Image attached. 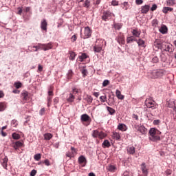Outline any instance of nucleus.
Returning <instances> with one entry per match:
<instances>
[{
    "mask_svg": "<svg viewBox=\"0 0 176 176\" xmlns=\"http://www.w3.org/2000/svg\"><path fill=\"white\" fill-rule=\"evenodd\" d=\"M149 134L148 138L151 141H153V142L160 141V134H162V132L159 130L152 128L149 131Z\"/></svg>",
    "mask_w": 176,
    "mask_h": 176,
    "instance_id": "1",
    "label": "nucleus"
},
{
    "mask_svg": "<svg viewBox=\"0 0 176 176\" xmlns=\"http://www.w3.org/2000/svg\"><path fill=\"white\" fill-rule=\"evenodd\" d=\"M164 74H166V71L164 69H157L151 71L148 76L151 79H160V78L164 76Z\"/></svg>",
    "mask_w": 176,
    "mask_h": 176,
    "instance_id": "2",
    "label": "nucleus"
},
{
    "mask_svg": "<svg viewBox=\"0 0 176 176\" xmlns=\"http://www.w3.org/2000/svg\"><path fill=\"white\" fill-rule=\"evenodd\" d=\"M92 135L94 138H99L100 140H104L107 137V133L103 131L96 130L94 131Z\"/></svg>",
    "mask_w": 176,
    "mask_h": 176,
    "instance_id": "3",
    "label": "nucleus"
},
{
    "mask_svg": "<svg viewBox=\"0 0 176 176\" xmlns=\"http://www.w3.org/2000/svg\"><path fill=\"white\" fill-rule=\"evenodd\" d=\"M116 41H117L119 45H124L126 43V41L124 39V34H123V33L122 32H119L117 37L116 38Z\"/></svg>",
    "mask_w": 176,
    "mask_h": 176,
    "instance_id": "4",
    "label": "nucleus"
},
{
    "mask_svg": "<svg viewBox=\"0 0 176 176\" xmlns=\"http://www.w3.org/2000/svg\"><path fill=\"white\" fill-rule=\"evenodd\" d=\"M156 102H155V100L148 98L145 100V105L147 107V108H151V109H155L156 106L155 105Z\"/></svg>",
    "mask_w": 176,
    "mask_h": 176,
    "instance_id": "5",
    "label": "nucleus"
},
{
    "mask_svg": "<svg viewBox=\"0 0 176 176\" xmlns=\"http://www.w3.org/2000/svg\"><path fill=\"white\" fill-rule=\"evenodd\" d=\"M140 169L142 173V176H148V174L149 173V169L146 168V164H145V162H143L140 165Z\"/></svg>",
    "mask_w": 176,
    "mask_h": 176,
    "instance_id": "6",
    "label": "nucleus"
},
{
    "mask_svg": "<svg viewBox=\"0 0 176 176\" xmlns=\"http://www.w3.org/2000/svg\"><path fill=\"white\" fill-rule=\"evenodd\" d=\"M113 14H112L111 12L106 11V12H103L102 16V19L104 21H108V20H111Z\"/></svg>",
    "mask_w": 176,
    "mask_h": 176,
    "instance_id": "7",
    "label": "nucleus"
},
{
    "mask_svg": "<svg viewBox=\"0 0 176 176\" xmlns=\"http://www.w3.org/2000/svg\"><path fill=\"white\" fill-rule=\"evenodd\" d=\"M134 127H135V130H137V131H139V133H140L141 134H146V133L148 131L146 128H145V126H144L135 125Z\"/></svg>",
    "mask_w": 176,
    "mask_h": 176,
    "instance_id": "8",
    "label": "nucleus"
},
{
    "mask_svg": "<svg viewBox=\"0 0 176 176\" xmlns=\"http://www.w3.org/2000/svg\"><path fill=\"white\" fill-rule=\"evenodd\" d=\"M42 50L46 52L47 50H50V49H53V44L52 43H48L47 44H43L41 45Z\"/></svg>",
    "mask_w": 176,
    "mask_h": 176,
    "instance_id": "9",
    "label": "nucleus"
},
{
    "mask_svg": "<svg viewBox=\"0 0 176 176\" xmlns=\"http://www.w3.org/2000/svg\"><path fill=\"white\" fill-rule=\"evenodd\" d=\"M21 98L23 101H28L30 100V94L27 91H23L21 93Z\"/></svg>",
    "mask_w": 176,
    "mask_h": 176,
    "instance_id": "10",
    "label": "nucleus"
},
{
    "mask_svg": "<svg viewBox=\"0 0 176 176\" xmlns=\"http://www.w3.org/2000/svg\"><path fill=\"white\" fill-rule=\"evenodd\" d=\"M78 163L79 164H80V166H82V167H85V166H86V157H85V156L81 155L78 157Z\"/></svg>",
    "mask_w": 176,
    "mask_h": 176,
    "instance_id": "11",
    "label": "nucleus"
},
{
    "mask_svg": "<svg viewBox=\"0 0 176 176\" xmlns=\"http://www.w3.org/2000/svg\"><path fill=\"white\" fill-rule=\"evenodd\" d=\"M149 9H151V6L149 5H145L144 6H142L141 13H143V14H146V13L149 12Z\"/></svg>",
    "mask_w": 176,
    "mask_h": 176,
    "instance_id": "12",
    "label": "nucleus"
},
{
    "mask_svg": "<svg viewBox=\"0 0 176 176\" xmlns=\"http://www.w3.org/2000/svg\"><path fill=\"white\" fill-rule=\"evenodd\" d=\"M107 171H109L110 173H115L118 168H116V166L109 164L107 166Z\"/></svg>",
    "mask_w": 176,
    "mask_h": 176,
    "instance_id": "13",
    "label": "nucleus"
},
{
    "mask_svg": "<svg viewBox=\"0 0 176 176\" xmlns=\"http://www.w3.org/2000/svg\"><path fill=\"white\" fill-rule=\"evenodd\" d=\"M41 28L43 31H47V22L46 19H43L41 23Z\"/></svg>",
    "mask_w": 176,
    "mask_h": 176,
    "instance_id": "14",
    "label": "nucleus"
},
{
    "mask_svg": "<svg viewBox=\"0 0 176 176\" xmlns=\"http://www.w3.org/2000/svg\"><path fill=\"white\" fill-rule=\"evenodd\" d=\"M8 156H5L4 158L1 161V164L6 170H8Z\"/></svg>",
    "mask_w": 176,
    "mask_h": 176,
    "instance_id": "15",
    "label": "nucleus"
},
{
    "mask_svg": "<svg viewBox=\"0 0 176 176\" xmlns=\"http://www.w3.org/2000/svg\"><path fill=\"white\" fill-rule=\"evenodd\" d=\"M81 37L83 38V39H87V38H89V27L85 28L84 33L81 34Z\"/></svg>",
    "mask_w": 176,
    "mask_h": 176,
    "instance_id": "16",
    "label": "nucleus"
},
{
    "mask_svg": "<svg viewBox=\"0 0 176 176\" xmlns=\"http://www.w3.org/2000/svg\"><path fill=\"white\" fill-rule=\"evenodd\" d=\"M126 152L129 155H134L135 153V148L133 146H128Z\"/></svg>",
    "mask_w": 176,
    "mask_h": 176,
    "instance_id": "17",
    "label": "nucleus"
},
{
    "mask_svg": "<svg viewBox=\"0 0 176 176\" xmlns=\"http://www.w3.org/2000/svg\"><path fill=\"white\" fill-rule=\"evenodd\" d=\"M104 43H105V41H104L102 38H99L96 41L95 45L102 47V46H104Z\"/></svg>",
    "mask_w": 176,
    "mask_h": 176,
    "instance_id": "18",
    "label": "nucleus"
},
{
    "mask_svg": "<svg viewBox=\"0 0 176 176\" xmlns=\"http://www.w3.org/2000/svg\"><path fill=\"white\" fill-rule=\"evenodd\" d=\"M116 96L118 100H124V96L122 94V92L119 89L116 91Z\"/></svg>",
    "mask_w": 176,
    "mask_h": 176,
    "instance_id": "19",
    "label": "nucleus"
},
{
    "mask_svg": "<svg viewBox=\"0 0 176 176\" xmlns=\"http://www.w3.org/2000/svg\"><path fill=\"white\" fill-rule=\"evenodd\" d=\"M132 35H133V36H135V38H140V35H141V31H139L137 29H133L132 30Z\"/></svg>",
    "mask_w": 176,
    "mask_h": 176,
    "instance_id": "20",
    "label": "nucleus"
},
{
    "mask_svg": "<svg viewBox=\"0 0 176 176\" xmlns=\"http://www.w3.org/2000/svg\"><path fill=\"white\" fill-rule=\"evenodd\" d=\"M167 31H168V29L167 28V26H166L165 25H163L160 28V32H161V34H167Z\"/></svg>",
    "mask_w": 176,
    "mask_h": 176,
    "instance_id": "21",
    "label": "nucleus"
},
{
    "mask_svg": "<svg viewBox=\"0 0 176 176\" xmlns=\"http://www.w3.org/2000/svg\"><path fill=\"white\" fill-rule=\"evenodd\" d=\"M52 138H53V135L52 133H47L44 134V140H45V141H50Z\"/></svg>",
    "mask_w": 176,
    "mask_h": 176,
    "instance_id": "22",
    "label": "nucleus"
},
{
    "mask_svg": "<svg viewBox=\"0 0 176 176\" xmlns=\"http://www.w3.org/2000/svg\"><path fill=\"white\" fill-rule=\"evenodd\" d=\"M118 129V130H120V131H126V130H127V126H126V124H119Z\"/></svg>",
    "mask_w": 176,
    "mask_h": 176,
    "instance_id": "23",
    "label": "nucleus"
},
{
    "mask_svg": "<svg viewBox=\"0 0 176 176\" xmlns=\"http://www.w3.org/2000/svg\"><path fill=\"white\" fill-rule=\"evenodd\" d=\"M81 122L85 123V122H89V116L87 114H82L81 116Z\"/></svg>",
    "mask_w": 176,
    "mask_h": 176,
    "instance_id": "24",
    "label": "nucleus"
},
{
    "mask_svg": "<svg viewBox=\"0 0 176 176\" xmlns=\"http://www.w3.org/2000/svg\"><path fill=\"white\" fill-rule=\"evenodd\" d=\"M131 42H137V38H135L134 36L126 38V43H131Z\"/></svg>",
    "mask_w": 176,
    "mask_h": 176,
    "instance_id": "25",
    "label": "nucleus"
},
{
    "mask_svg": "<svg viewBox=\"0 0 176 176\" xmlns=\"http://www.w3.org/2000/svg\"><path fill=\"white\" fill-rule=\"evenodd\" d=\"M86 58H87V55L86 54H81V55H80L78 56V61L82 63V61L86 60Z\"/></svg>",
    "mask_w": 176,
    "mask_h": 176,
    "instance_id": "26",
    "label": "nucleus"
},
{
    "mask_svg": "<svg viewBox=\"0 0 176 176\" xmlns=\"http://www.w3.org/2000/svg\"><path fill=\"white\" fill-rule=\"evenodd\" d=\"M107 104L109 106L113 105V104H115V98L113 97H112V96H109V100H108Z\"/></svg>",
    "mask_w": 176,
    "mask_h": 176,
    "instance_id": "27",
    "label": "nucleus"
},
{
    "mask_svg": "<svg viewBox=\"0 0 176 176\" xmlns=\"http://www.w3.org/2000/svg\"><path fill=\"white\" fill-rule=\"evenodd\" d=\"M21 146H23V142L20 141L16 142L14 144V148L16 150L19 149V148H21Z\"/></svg>",
    "mask_w": 176,
    "mask_h": 176,
    "instance_id": "28",
    "label": "nucleus"
},
{
    "mask_svg": "<svg viewBox=\"0 0 176 176\" xmlns=\"http://www.w3.org/2000/svg\"><path fill=\"white\" fill-rule=\"evenodd\" d=\"M136 42L140 47H145V41H144V40L139 39L137 40Z\"/></svg>",
    "mask_w": 176,
    "mask_h": 176,
    "instance_id": "29",
    "label": "nucleus"
},
{
    "mask_svg": "<svg viewBox=\"0 0 176 176\" xmlns=\"http://www.w3.org/2000/svg\"><path fill=\"white\" fill-rule=\"evenodd\" d=\"M53 90H54V87H53L52 85L50 86L48 89V96L53 97V96H54Z\"/></svg>",
    "mask_w": 176,
    "mask_h": 176,
    "instance_id": "30",
    "label": "nucleus"
},
{
    "mask_svg": "<svg viewBox=\"0 0 176 176\" xmlns=\"http://www.w3.org/2000/svg\"><path fill=\"white\" fill-rule=\"evenodd\" d=\"M101 50H102V47L96 45H94V52H95V53H100L101 52Z\"/></svg>",
    "mask_w": 176,
    "mask_h": 176,
    "instance_id": "31",
    "label": "nucleus"
},
{
    "mask_svg": "<svg viewBox=\"0 0 176 176\" xmlns=\"http://www.w3.org/2000/svg\"><path fill=\"white\" fill-rule=\"evenodd\" d=\"M113 25L115 30H119L123 27V23H114Z\"/></svg>",
    "mask_w": 176,
    "mask_h": 176,
    "instance_id": "32",
    "label": "nucleus"
},
{
    "mask_svg": "<svg viewBox=\"0 0 176 176\" xmlns=\"http://www.w3.org/2000/svg\"><path fill=\"white\" fill-rule=\"evenodd\" d=\"M102 146V148H109V146H111V143L108 140H106L103 142Z\"/></svg>",
    "mask_w": 176,
    "mask_h": 176,
    "instance_id": "33",
    "label": "nucleus"
},
{
    "mask_svg": "<svg viewBox=\"0 0 176 176\" xmlns=\"http://www.w3.org/2000/svg\"><path fill=\"white\" fill-rule=\"evenodd\" d=\"M168 108H174L175 107V100H170L168 103Z\"/></svg>",
    "mask_w": 176,
    "mask_h": 176,
    "instance_id": "34",
    "label": "nucleus"
},
{
    "mask_svg": "<svg viewBox=\"0 0 176 176\" xmlns=\"http://www.w3.org/2000/svg\"><path fill=\"white\" fill-rule=\"evenodd\" d=\"M173 9L170 8V7H164L162 10L163 13H165V14H166V13H168V12H173Z\"/></svg>",
    "mask_w": 176,
    "mask_h": 176,
    "instance_id": "35",
    "label": "nucleus"
},
{
    "mask_svg": "<svg viewBox=\"0 0 176 176\" xmlns=\"http://www.w3.org/2000/svg\"><path fill=\"white\" fill-rule=\"evenodd\" d=\"M154 46H155L156 47H157L159 49V47H160V46H162V41L159 39H156L154 42Z\"/></svg>",
    "mask_w": 176,
    "mask_h": 176,
    "instance_id": "36",
    "label": "nucleus"
},
{
    "mask_svg": "<svg viewBox=\"0 0 176 176\" xmlns=\"http://www.w3.org/2000/svg\"><path fill=\"white\" fill-rule=\"evenodd\" d=\"M107 109L108 112L110 113V115H113L116 112V111H115L113 108L110 107H107Z\"/></svg>",
    "mask_w": 176,
    "mask_h": 176,
    "instance_id": "37",
    "label": "nucleus"
},
{
    "mask_svg": "<svg viewBox=\"0 0 176 176\" xmlns=\"http://www.w3.org/2000/svg\"><path fill=\"white\" fill-rule=\"evenodd\" d=\"M69 60H72V61H74V60H75V57L76 56V54H75V52H74L73 51H70L69 52Z\"/></svg>",
    "mask_w": 176,
    "mask_h": 176,
    "instance_id": "38",
    "label": "nucleus"
},
{
    "mask_svg": "<svg viewBox=\"0 0 176 176\" xmlns=\"http://www.w3.org/2000/svg\"><path fill=\"white\" fill-rule=\"evenodd\" d=\"M12 137L13 140H20V138H21L20 134L16 133H13L12 135Z\"/></svg>",
    "mask_w": 176,
    "mask_h": 176,
    "instance_id": "39",
    "label": "nucleus"
},
{
    "mask_svg": "<svg viewBox=\"0 0 176 176\" xmlns=\"http://www.w3.org/2000/svg\"><path fill=\"white\" fill-rule=\"evenodd\" d=\"M6 109V104L5 102H0V112L2 111H5Z\"/></svg>",
    "mask_w": 176,
    "mask_h": 176,
    "instance_id": "40",
    "label": "nucleus"
},
{
    "mask_svg": "<svg viewBox=\"0 0 176 176\" xmlns=\"http://www.w3.org/2000/svg\"><path fill=\"white\" fill-rule=\"evenodd\" d=\"M74 100H75V96L72 94H69V98H67L68 102H73Z\"/></svg>",
    "mask_w": 176,
    "mask_h": 176,
    "instance_id": "41",
    "label": "nucleus"
},
{
    "mask_svg": "<svg viewBox=\"0 0 176 176\" xmlns=\"http://www.w3.org/2000/svg\"><path fill=\"white\" fill-rule=\"evenodd\" d=\"M41 157H42V155H41V153L36 154L34 156V160H36L37 162H39Z\"/></svg>",
    "mask_w": 176,
    "mask_h": 176,
    "instance_id": "42",
    "label": "nucleus"
},
{
    "mask_svg": "<svg viewBox=\"0 0 176 176\" xmlns=\"http://www.w3.org/2000/svg\"><path fill=\"white\" fill-rule=\"evenodd\" d=\"M113 137L115 138V140H120V134L118 132H114L113 133Z\"/></svg>",
    "mask_w": 176,
    "mask_h": 176,
    "instance_id": "43",
    "label": "nucleus"
},
{
    "mask_svg": "<svg viewBox=\"0 0 176 176\" xmlns=\"http://www.w3.org/2000/svg\"><path fill=\"white\" fill-rule=\"evenodd\" d=\"M166 2L168 6H174L175 5V0H167Z\"/></svg>",
    "mask_w": 176,
    "mask_h": 176,
    "instance_id": "44",
    "label": "nucleus"
},
{
    "mask_svg": "<svg viewBox=\"0 0 176 176\" xmlns=\"http://www.w3.org/2000/svg\"><path fill=\"white\" fill-rule=\"evenodd\" d=\"M100 100L101 102H107V96H102L100 97Z\"/></svg>",
    "mask_w": 176,
    "mask_h": 176,
    "instance_id": "45",
    "label": "nucleus"
},
{
    "mask_svg": "<svg viewBox=\"0 0 176 176\" xmlns=\"http://www.w3.org/2000/svg\"><path fill=\"white\" fill-rule=\"evenodd\" d=\"M14 86L16 87V89H20V87H21V86H22V84H21V82H15L14 84Z\"/></svg>",
    "mask_w": 176,
    "mask_h": 176,
    "instance_id": "46",
    "label": "nucleus"
},
{
    "mask_svg": "<svg viewBox=\"0 0 176 176\" xmlns=\"http://www.w3.org/2000/svg\"><path fill=\"white\" fill-rule=\"evenodd\" d=\"M122 5L124 6L122 8L124 9V10H127L129 9V3L125 1L122 3Z\"/></svg>",
    "mask_w": 176,
    "mask_h": 176,
    "instance_id": "47",
    "label": "nucleus"
},
{
    "mask_svg": "<svg viewBox=\"0 0 176 176\" xmlns=\"http://www.w3.org/2000/svg\"><path fill=\"white\" fill-rule=\"evenodd\" d=\"M43 163L47 166H52V164H50V161L48 159L45 160Z\"/></svg>",
    "mask_w": 176,
    "mask_h": 176,
    "instance_id": "48",
    "label": "nucleus"
},
{
    "mask_svg": "<svg viewBox=\"0 0 176 176\" xmlns=\"http://www.w3.org/2000/svg\"><path fill=\"white\" fill-rule=\"evenodd\" d=\"M109 85V80H104L103 81V83H102V86L103 87H107V86H108Z\"/></svg>",
    "mask_w": 176,
    "mask_h": 176,
    "instance_id": "49",
    "label": "nucleus"
},
{
    "mask_svg": "<svg viewBox=\"0 0 176 176\" xmlns=\"http://www.w3.org/2000/svg\"><path fill=\"white\" fill-rule=\"evenodd\" d=\"M11 124H12V126H13V127H17V125H18L19 124L17 123V120H13L12 121V122H11Z\"/></svg>",
    "mask_w": 176,
    "mask_h": 176,
    "instance_id": "50",
    "label": "nucleus"
},
{
    "mask_svg": "<svg viewBox=\"0 0 176 176\" xmlns=\"http://www.w3.org/2000/svg\"><path fill=\"white\" fill-rule=\"evenodd\" d=\"M41 45H43V44L39 43L38 45L33 46V47H34V49H36V50H34V52H38V49H42V47H41Z\"/></svg>",
    "mask_w": 176,
    "mask_h": 176,
    "instance_id": "51",
    "label": "nucleus"
},
{
    "mask_svg": "<svg viewBox=\"0 0 176 176\" xmlns=\"http://www.w3.org/2000/svg\"><path fill=\"white\" fill-rule=\"evenodd\" d=\"M152 62L154 63H159V58H157V56H154L152 58Z\"/></svg>",
    "mask_w": 176,
    "mask_h": 176,
    "instance_id": "52",
    "label": "nucleus"
},
{
    "mask_svg": "<svg viewBox=\"0 0 176 176\" xmlns=\"http://www.w3.org/2000/svg\"><path fill=\"white\" fill-rule=\"evenodd\" d=\"M111 5L113 6H118V5H119V1H118L116 0H113L111 1Z\"/></svg>",
    "mask_w": 176,
    "mask_h": 176,
    "instance_id": "53",
    "label": "nucleus"
},
{
    "mask_svg": "<svg viewBox=\"0 0 176 176\" xmlns=\"http://www.w3.org/2000/svg\"><path fill=\"white\" fill-rule=\"evenodd\" d=\"M157 9V6L156 4H153L151 8V12H155Z\"/></svg>",
    "mask_w": 176,
    "mask_h": 176,
    "instance_id": "54",
    "label": "nucleus"
},
{
    "mask_svg": "<svg viewBox=\"0 0 176 176\" xmlns=\"http://www.w3.org/2000/svg\"><path fill=\"white\" fill-rule=\"evenodd\" d=\"M76 39H78V37L76 36V35H73L71 38V41L72 42H75L76 41Z\"/></svg>",
    "mask_w": 176,
    "mask_h": 176,
    "instance_id": "55",
    "label": "nucleus"
},
{
    "mask_svg": "<svg viewBox=\"0 0 176 176\" xmlns=\"http://www.w3.org/2000/svg\"><path fill=\"white\" fill-rule=\"evenodd\" d=\"M66 156L67 157H69L71 159V157H74V154L71 152H67Z\"/></svg>",
    "mask_w": 176,
    "mask_h": 176,
    "instance_id": "56",
    "label": "nucleus"
},
{
    "mask_svg": "<svg viewBox=\"0 0 176 176\" xmlns=\"http://www.w3.org/2000/svg\"><path fill=\"white\" fill-rule=\"evenodd\" d=\"M122 176H131V175L129 171L126 170L123 173Z\"/></svg>",
    "mask_w": 176,
    "mask_h": 176,
    "instance_id": "57",
    "label": "nucleus"
},
{
    "mask_svg": "<svg viewBox=\"0 0 176 176\" xmlns=\"http://www.w3.org/2000/svg\"><path fill=\"white\" fill-rule=\"evenodd\" d=\"M136 5H142L144 3V1L142 0H135Z\"/></svg>",
    "mask_w": 176,
    "mask_h": 176,
    "instance_id": "58",
    "label": "nucleus"
},
{
    "mask_svg": "<svg viewBox=\"0 0 176 176\" xmlns=\"http://www.w3.org/2000/svg\"><path fill=\"white\" fill-rule=\"evenodd\" d=\"M30 175H31V176H35V175H36V170L33 169V170L30 172Z\"/></svg>",
    "mask_w": 176,
    "mask_h": 176,
    "instance_id": "59",
    "label": "nucleus"
},
{
    "mask_svg": "<svg viewBox=\"0 0 176 176\" xmlns=\"http://www.w3.org/2000/svg\"><path fill=\"white\" fill-rule=\"evenodd\" d=\"M82 76H84V78H85V76H87V70H86V69H83L82 70Z\"/></svg>",
    "mask_w": 176,
    "mask_h": 176,
    "instance_id": "60",
    "label": "nucleus"
},
{
    "mask_svg": "<svg viewBox=\"0 0 176 176\" xmlns=\"http://www.w3.org/2000/svg\"><path fill=\"white\" fill-rule=\"evenodd\" d=\"M172 173H173V172H172L171 170H170V169H167V170L165 171V173H166V175H171Z\"/></svg>",
    "mask_w": 176,
    "mask_h": 176,
    "instance_id": "61",
    "label": "nucleus"
},
{
    "mask_svg": "<svg viewBox=\"0 0 176 176\" xmlns=\"http://www.w3.org/2000/svg\"><path fill=\"white\" fill-rule=\"evenodd\" d=\"M38 71L39 72H42V71H43V66L41 65H38Z\"/></svg>",
    "mask_w": 176,
    "mask_h": 176,
    "instance_id": "62",
    "label": "nucleus"
},
{
    "mask_svg": "<svg viewBox=\"0 0 176 176\" xmlns=\"http://www.w3.org/2000/svg\"><path fill=\"white\" fill-rule=\"evenodd\" d=\"M165 47V52H170V45L166 44Z\"/></svg>",
    "mask_w": 176,
    "mask_h": 176,
    "instance_id": "63",
    "label": "nucleus"
},
{
    "mask_svg": "<svg viewBox=\"0 0 176 176\" xmlns=\"http://www.w3.org/2000/svg\"><path fill=\"white\" fill-rule=\"evenodd\" d=\"M40 115H45V108H42L39 111Z\"/></svg>",
    "mask_w": 176,
    "mask_h": 176,
    "instance_id": "64",
    "label": "nucleus"
}]
</instances>
